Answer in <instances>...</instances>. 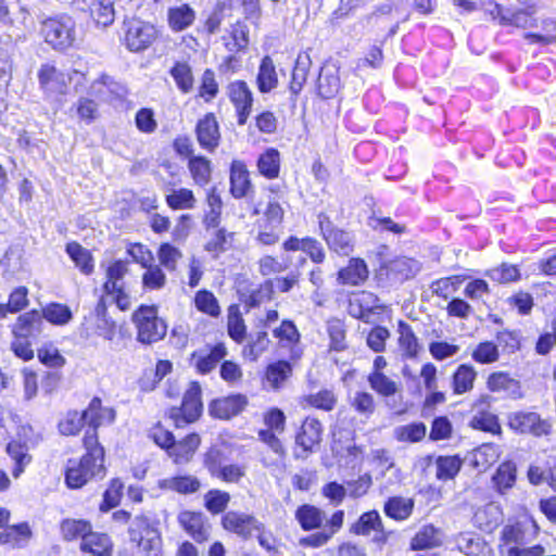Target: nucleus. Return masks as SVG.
Segmentation results:
<instances>
[{
    "instance_id": "nucleus-1",
    "label": "nucleus",
    "mask_w": 556,
    "mask_h": 556,
    "mask_svg": "<svg viewBox=\"0 0 556 556\" xmlns=\"http://www.w3.org/2000/svg\"><path fill=\"white\" fill-rule=\"evenodd\" d=\"M85 455L80 459H68L65 482L71 489H79L92 478H103L104 450L98 442L94 431L84 437Z\"/></svg>"
},
{
    "instance_id": "nucleus-2",
    "label": "nucleus",
    "mask_w": 556,
    "mask_h": 556,
    "mask_svg": "<svg viewBox=\"0 0 556 556\" xmlns=\"http://www.w3.org/2000/svg\"><path fill=\"white\" fill-rule=\"evenodd\" d=\"M43 320L39 311L33 309L18 316L12 327L13 341L11 350L23 361L34 357L33 343L42 332Z\"/></svg>"
},
{
    "instance_id": "nucleus-3",
    "label": "nucleus",
    "mask_w": 556,
    "mask_h": 556,
    "mask_svg": "<svg viewBox=\"0 0 556 556\" xmlns=\"http://www.w3.org/2000/svg\"><path fill=\"white\" fill-rule=\"evenodd\" d=\"M41 33L45 41L58 51L74 48L79 40L77 24L67 14L48 17L42 21Z\"/></svg>"
},
{
    "instance_id": "nucleus-4",
    "label": "nucleus",
    "mask_w": 556,
    "mask_h": 556,
    "mask_svg": "<svg viewBox=\"0 0 556 556\" xmlns=\"http://www.w3.org/2000/svg\"><path fill=\"white\" fill-rule=\"evenodd\" d=\"M137 328V339L144 344L162 340L167 331L165 321L157 316L154 306H140L132 315Z\"/></svg>"
},
{
    "instance_id": "nucleus-5",
    "label": "nucleus",
    "mask_w": 556,
    "mask_h": 556,
    "mask_svg": "<svg viewBox=\"0 0 556 556\" xmlns=\"http://www.w3.org/2000/svg\"><path fill=\"white\" fill-rule=\"evenodd\" d=\"M123 31L124 45L130 52L146 51L157 38L155 26L139 18L125 20Z\"/></svg>"
},
{
    "instance_id": "nucleus-6",
    "label": "nucleus",
    "mask_w": 556,
    "mask_h": 556,
    "mask_svg": "<svg viewBox=\"0 0 556 556\" xmlns=\"http://www.w3.org/2000/svg\"><path fill=\"white\" fill-rule=\"evenodd\" d=\"M201 386L192 381L184 394L180 407H172L169 417L174 420L176 427L194 422L202 413Z\"/></svg>"
},
{
    "instance_id": "nucleus-7",
    "label": "nucleus",
    "mask_w": 556,
    "mask_h": 556,
    "mask_svg": "<svg viewBox=\"0 0 556 556\" xmlns=\"http://www.w3.org/2000/svg\"><path fill=\"white\" fill-rule=\"evenodd\" d=\"M222 527L238 536L248 540L264 532V525L253 515L239 510L227 511L220 520Z\"/></svg>"
},
{
    "instance_id": "nucleus-8",
    "label": "nucleus",
    "mask_w": 556,
    "mask_h": 556,
    "mask_svg": "<svg viewBox=\"0 0 556 556\" xmlns=\"http://www.w3.org/2000/svg\"><path fill=\"white\" fill-rule=\"evenodd\" d=\"M317 218L320 232L329 249L341 255H350L354 248L351 233L334 227L325 213L318 214Z\"/></svg>"
},
{
    "instance_id": "nucleus-9",
    "label": "nucleus",
    "mask_w": 556,
    "mask_h": 556,
    "mask_svg": "<svg viewBox=\"0 0 556 556\" xmlns=\"http://www.w3.org/2000/svg\"><path fill=\"white\" fill-rule=\"evenodd\" d=\"M508 425L517 432L534 437L547 435L552 429L551 422L534 412L511 413L508 417Z\"/></svg>"
},
{
    "instance_id": "nucleus-10",
    "label": "nucleus",
    "mask_w": 556,
    "mask_h": 556,
    "mask_svg": "<svg viewBox=\"0 0 556 556\" xmlns=\"http://www.w3.org/2000/svg\"><path fill=\"white\" fill-rule=\"evenodd\" d=\"M323 425L312 417H306L295 434V444L300 448L294 452L295 458H306L321 441Z\"/></svg>"
},
{
    "instance_id": "nucleus-11",
    "label": "nucleus",
    "mask_w": 556,
    "mask_h": 556,
    "mask_svg": "<svg viewBox=\"0 0 556 556\" xmlns=\"http://www.w3.org/2000/svg\"><path fill=\"white\" fill-rule=\"evenodd\" d=\"M350 532L356 535H369L374 532L372 541L378 544L387 543L390 531L383 527L382 519L377 510H370L361 515L358 520L350 528Z\"/></svg>"
},
{
    "instance_id": "nucleus-12",
    "label": "nucleus",
    "mask_w": 556,
    "mask_h": 556,
    "mask_svg": "<svg viewBox=\"0 0 556 556\" xmlns=\"http://www.w3.org/2000/svg\"><path fill=\"white\" fill-rule=\"evenodd\" d=\"M227 355L223 343L214 346L198 349L190 355V365L201 375H206L216 368L217 364Z\"/></svg>"
},
{
    "instance_id": "nucleus-13",
    "label": "nucleus",
    "mask_w": 556,
    "mask_h": 556,
    "mask_svg": "<svg viewBox=\"0 0 556 556\" xmlns=\"http://www.w3.org/2000/svg\"><path fill=\"white\" fill-rule=\"evenodd\" d=\"M228 97L236 108L238 124L244 125L252 111V91L245 81L236 80L228 86Z\"/></svg>"
},
{
    "instance_id": "nucleus-14",
    "label": "nucleus",
    "mask_w": 556,
    "mask_h": 556,
    "mask_svg": "<svg viewBox=\"0 0 556 556\" xmlns=\"http://www.w3.org/2000/svg\"><path fill=\"white\" fill-rule=\"evenodd\" d=\"M180 527L198 543L208 540L211 526L201 511L184 510L178 515Z\"/></svg>"
},
{
    "instance_id": "nucleus-15",
    "label": "nucleus",
    "mask_w": 556,
    "mask_h": 556,
    "mask_svg": "<svg viewBox=\"0 0 556 556\" xmlns=\"http://www.w3.org/2000/svg\"><path fill=\"white\" fill-rule=\"evenodd\" d=\"M195 134L199 144L208 152H214L219 146L220 132L217 119L213 113L205 114L199 119Z\"/></svg>"
},
{
    "instance_id": "nucleus-16",
    "label": "nucleus",
    "mask_w": 556,
    "mask_h": 556,
    "mask_svg": "<svg viewBox=\"0 0 556 556\" xmlns=\"http://www.w3.org/2000/svg\"><path fill=\"white\" fill-rule=\"evenodd\" d=\"M343 520L344 511H334L330 519L325 523L321 531L302 538L300 540V544L302 546H308L314 548L324 546L342 528Z\"/></svg>"
},
{
    "instance_id": "nucleus-17",
    "label": "nucleus",
    "mask_w": 556,
    "mask_h": 556,
    "mask_svg": "<svg viewBox=\"0 0 556 556\" xmlns=\"http://www.w3.org/2000/svg\"><path fill=\"white\" fill-rule=\"evenodd\" d=\"M85 418H87V422L91 427L85 434L92 433L93 431L97 434L98 427L112 424L115 420V410L111 407H103L101 400L93 397L85 409Z\"/></svg>"
},
{
    "instance_id": "nucleus-18",
    "label": "nucleus",
    "mask_w": 556,
    "mask_h": 556,
    "mask_svg": "<svg viewBox=\"0 0 556 556\" xmlns=\"http://www.w3.org/2000/svg\"><path fill=\"white\" fill-rule=\"evenodd\" d=\"M247 405V400L242 395H231L217 399L210 404V414L219 419H229L238 415Z\"/></svg>"
},
{
    "instance_id": "nucleus-19",
    "label": "nucleus",
    "mask_w": 556,
    "mask_h": 556,
    "mask_svg": "<svg viewBox=\"0 0 556 556\" xmlns=\"http://www.w3.org/2000/svg\"><path fill=\"white\" fill-rule=\"evenodd\" d=\"M38 78L41 87L51 93H64L67 80L70 79L67 75L52 64L41 65Z\"/></svg>"
},
{
    "instance_id": "nucleus-20",
    "label": "nucleus",
    "mask_w": 556,
    "mask_h": 556,
    "mask_svg": "<svg viewBox=\"0 0 556 556\" xmlns=\"http://www.w3.org/2000/svg\"><path fill=\"white\" fill-rule=\"evenodd\" d=\"M397 344L404 358H416L421 351V344L413 328L407 323L400 320L397 324Z\"/></svg>"
},
{
    "instance_id": "nucleus-21",
    "label": "nucleus",
    "mask_w": 556,
    "mask_h": 556,
    "mask_svg": "<svg viewBox=\"0 0 556 556\" xmlns=\"http://www.w3.org/2000/svg\"><path fill=\"white\" fill-rule=\"evenodd\" d=\"M247 166L240 161H233L230 168V191L237 198H243L253 189Z\"/></svg>"
},
{
    "instance_id": "nucleus-22",
    "label": "nucleus",
    "mask_w": 556,
    "mask_h": 556,
    "mask_svg": "<svg viewBox=\"0 0 556 556\" xmlns=\"http://www.w3.org/2000/svg\"><path fill=\"white\" fill-rule=\"evenodd\" d=\"M200 443V435L198 433H190L179 441H174L168 456L172 457L176 464L188 463L193 457Z\"/></svg>"
},
{
    "instance_id": "nucleus-23",
    "label": "nucleus",
    "mask_w": 556,
    "mask_h": 556,
    "mask_svg": "<svg viewBox=\"0 0 556 556\" xmlns=\"http://www.w3.org/2000/svg\"><path fill=\"white\" fill-rule=\"evenodd\" d=\"M31 530L27 522L7 527L0 532V545L9 548L24 547L31 538Z\"/></svg>"
},
{
    "instance_id": "nucleus-24",
    "label": "nucleus",
    "mask_w": 556,
    "mask_h": 556,
    "mask_svg": "<svg viewBox=\"0 0 556 556\" xmlns=\"http://www.w3.org/2000/svg\"><path fill=\"white\" fill-rule=\"evenodd\" d=\"M80 549L93 556H112L113 543L108 534L93 532L91 529L89 534L81 541Z\"/></svg>"
},
{
    "instance_id": "nucleus-25",
    "label": "nucleus",
    "mask_w": 556,
    "mask_h": 556,
    "mask_svg": "<svg viewBox=\"0 0 556 556\" xmlns=\"http://www.w3.org/2000/svg\"><path fill=\"white\" fill-rule=\"evenodd\" d=\"M195 20V11L187 3L170 7L167 11L168 26L174 31H182Z\"/></svg>"
},
{
    "instance_id": "nucleus-26",
    "label": "nucleus",
    "mask_w": 556,
    "mask_h": 556,
    "mask_svg": "<svg viewBox=\"0 0 556 556\" xmlns=\"http://www.w3.org/2000/svg\"><path fill=\"white\" fill-rule=\"evenodd\" d=\"M443 543V533L432 525H426L419 529L410 541L414 551L438 547Z\"/></svg>"
},
{
    "instance_id": "nucleus-27",
    "label": "nucleus",
    "mask_w": 556,
    "mask_h": 556,
    "mask_svg": "<svg viewBox=\"0 0 556 556\" xmlns=\"http://www.w3.org/2000/svg\"><path fill=\"white\" fill-rule=\"evenodd\" d=\"M528 479L533 485L546 483L556 492V457L549 458L544 467L531 465L528 469Z\"/></svg>"
},
{
    "instance_id": "nucleus-28",
    "label": "nucleus",
    "mask_w": 556,
    "mask_h": 556,
    "mask_svg": "<svg viewBox=\"0 0 556 556\" xmlns=\"http://www.w3.org/2000/svg\"><path fill=\"white\" fill-rule=\"evenodd\" d=\"M367 277V265L361 258H352L349 265L338 273V281L342 285L357 286Z\"/></svg>"
},
{
    "instance_id": "nucleus-29",
    "label": "nucleus",
    "mask_w": 556,
    "mask_h": 556,
    "mask_svg": "<svg viewBox=\"0 0 556 556\" xmlns=\"http://www.w3.org/2000/svg\"><path fill=\"white\" fill-rule=\"evenodd\" d=\"M415 507L413 498L403 496L390 497L383 506L384 514L396 521H404L409 518Z\"/></svg>"
},
{
    "instance_id": "nucleus-30",
    "label": "nucleus",
    "mask_w": 556,
    "mask_h": 556,
    "mask_svg": "<svg viewBox=\"0 0 556 556\" xmlns=\"http://www.w3.org/2000/svg\"><path fill=\"white\" fill-rule=\"evenodd\" d=\"M477 370L472 365L462 364L452 376V388L456 395L467 393L473 389Z\"/></svg>"
},
{
    "instance_id": "nucleus-31",
    "label": "nucleus",
    "mask_w": 556,
    "mask_h": 556,
    "mask_svg": "<svg viewBox=\"0 0 556 556\" xmlns=\"http://www.w3.org/2000/svg\"><path fill=\"white\" fill-rule=\"evenodd\" d=\"M295 519L303 530L311 531L321 528L325 513L314 505L304 504L298 507Z\"/></svg>"
},
{
    "instance_id": "nucleus-32",
    "label": "nucleus",
    "mask_w": 556,
    "mask_h": 556,
    "mask_svg": "<svg viewBox=\"0 0 556 556\" xmlns=\"http://www.w3.org/2000/svg\"><path fill=\"white\" fill-rule=\"evenodd\" d=\"M340 89V78L338 71L333 67H321L318 79L317 90L318 94L324 99L333 98Z\"/></svg>"
},
{
    "instance_id": "nucleus-33",
    "label": "nucleus",
    "mask_w": 556,
    "mask_h": 556,
    "mask_svg": "<svg viewBox=\"0 0 556 556\" xmlns=\"http://www.w3.org/2000/svg\"><path fill=\"white\" fill-rule=\"evenodd\" d=\"M311 65L312 60L309 54L307 52L299 53L295 60L294 68L292 72V78L290 81V91L292 92V94L298 96L301 92L307 79V74L309 72Z\"/></svg>"
},
{
    "instance_id": "nucleus-34",
    "label": "nucleus",
    "mask_w": 556,
    "mask_h": 556,
    "mask_svg": "<svg viewBox=\"0 0 556 556\" xmlns=\"http://www.w3.org/2000/svg\"><path fill=\"white\" fill-rule=\"evenodd\" d=\"M535 27L539 28L536 31L525 35L530 43L547 46L556 42V18L542 20Z\"/></svg>"
},
{
    "instance_id": "nucleus-35",
    "label": "nucleus",
    "mask_w": 556,
    "mask_h": 556,
    "mask_svg": "<svg viewBox=\"0 0 556 556\" xmlns=\"http://www.w3.org/2000/svg\"><path fill=\"white\" fill-rule=\"evenodd\" d=\"M89 12L98 26L108 27L115 20L112 0H91Z\"/></svg>"
},
{
    "instance_id": "nucleus-36",
    "label": "nucleus",
    "mask_w": 556,
    "mask_h": 556,
    "mask_svg": "<svg viewBox=\"0 0 556 556\" xmlns=\"http://www.w3.org/2000/svg\"><path fill=\"white\" fill-rule=\"evenodd\" d=\"M486 386L492 392L507 391L514 396L521 395L519 381L503 371L491 374Z\"/></svg>"
},
{
    "instance_id": "nucleus-37",
    "label": "nucleus",
    "mask_w": 556,
    "mask_h": 556,
    "mask_svg": "<svg viewBox=\"0 0 556 556\" xmlns=\"http://www.w3.org/2000/svg\"><path fill=\"white\" fill-rule=\"evenodd\" d=\"M257 168L261 175L268 179L279 176L280 172V153L274 148H268L258 156Z\"/></svg>"
},
{
    "instance_id": "nucleus-38",
    "label": "nucleus",
    "mask_w": 556,
    "mask_h": 556,
    "mask_svg": "<svg viewBox=\"0 0 556 556\" xmlns=\"http://www.w3.org/2000/svg\"><path fill=\"white\" fill-rule=\"evenodd\" d=\"M278 78L275 70L273 60L269 56H265L260 65L257 74V87L263 93L269 92L276 88Z\"/></svg>"
},
{
    "instance_id": "nucleus-39",
    "label": "nucleus",
    "mask_w": 556,
    "mask_h": 556,
    "mask_svg": "<svg viewBox=\"0 0 556 556\" xmlns=\"http://www.w3.org/2000/svg\"><path fill=\"white\" fill-rule=\"evenodd\" d=\"M230 500L231 496L228 492L219 489H212L204 494L203 505L212 515H218L226 510Z\"/></svg>"
},
{
    "instance_id": "nucleus-40",
    "label": "nucleus",
    "mask_w": 556,
    "mask_h": 556,
    "mask_svg": "<svg viewBox=\"0 0 556 556\" xmlns=\"http://www.w3.org/2000/svg\"><path fill=\"white\" fill-rule=\"evenodd\" d=\"M229 456L226 448L222 446H211L204 454L203 465L211 477H215L225 465L228 464Z\"/></svg>"
},
{
    "instance_id": "nucleus-41",
    "label": "nucleus",
    "mask_w": 556,
    "mask_h": 556,
    "mask_svg": "<svg viewBox=\"0 0 556 556\" xmlns=\"http://www.w3.org/2000/svg\"><path fill=\"white\" fill-rule=\"evenodd\" d=\"M162 485L180 494H192L199 491L201 482L194 476H177L165 479Z\"/></svg>"
},
{
    "instance_id": "nucleus-42",
    "label": "nucleus",
    "mask_w": 556,
    "mask_h": 556,
    "mask_svg": "<svg viewBox=\"0 0 556 556\" xmlns=\"http://www.w3.org/2000/svg\"><path fill=\"white\" fill-rule=\"evenodd\" d=\"M338 400L331 390H321L314 394H308L302 399L303 407H314L325 412H330L334 408Z\"/></svg>"
},
{
    "instance_id": "nucleus-43",
    "label": "nucleus",
    "mask_w": 556,
    "mask_h": 556,
    "mask_svg": "<svg viewBox=\"0 0 556 556\" xmlns=\"http://www.w3.org/2000/svg\"><path fill=\"white\" fill-rule=\"evenodd\" d=\"M501 515L498 506L489 504L475 514V520L481 530L491 532L501 522Z\"/></svg>"
},
{
    "instance_id": "nucleus-44",
    "label": "nucleus",
    "mask_w": 556,
    "mask_h": 556,
    "mask_svg": "<svg viewBox=\"0 0 556 556\" xmlns=\"http://www.w3.org/2000/svg\"><path fill=\"white\" fill-rule=\"evenodd\" d=\"M292 367L287 361H278L267 366L266 380L273 389H279L289 379Z\"/></svg>"
},
{
    "instance_id": "nucleus-45",
    "label": "nucleus",
    "mask_w": 556,
    "mask_h": 556,
    "mask_svg": "<svg viewBox=\"0 0 556 556\" xmlns=\"http://www.w3.org/2000/svg\"><path fill=\"white\" fill-rule=\"evenodd\" d=\"M463 460L454 456H439L435 459V476L439 480L446 481L453 479L460 470Z\"/></svg>"
},
{
    "instance_id": "nucleus-46",
    "label": "nucleus",
    "mask_w": 556,
    "mask_h": 556,
    "mask_svg": "<svg viewBox=\"0 0 556 556\" xmlns=\"http://www.w3.org/2000/svg\"><path fill=\"white\" fill-rule=\"evenodd\" d=\"M534 11L531 9L511 11L505 10L502 14L503 25H514L516 27L529 28L538 26L536 20L533 17Z\"/></svg>"
},
{
    "instance_id": "nucleus-47",
    "label": "nucleus",
    "mask_w": 556,
    "mask_h": 556,
    "mask_svg": "<svg viewBox=\"0 0 556 556\" xmlns=\"http://www.w3.org/2000/svg\"><path fill=\"white\" fill-rule=\"evenodd\" d=\"M66 252L81 273L89 275L93 270L92 257L90 252L77 242H71L66 245Z\"/></svg>"
},
{
    "instance_id": "nucleus-48",
    "label": "nucleus",
    "mask_w": 556,
    "mask_h": 556,
    "mask_svg": "<svg viewBox=\"0 0 556 556\" xmlns=\"http://www.w3.org/2000/svg\"><path fill=\"white\" fill-rule=\"evenodd\" d=\"M92 529L90 522L86 520L65 519L61 523L62 536L65 541H73L78 538L84 541Z\"/></svg>"
},
{
    "instance_id": "nucleus-49",
    "label": "nucleus",
    "mask_w": 556,
    "mask_h": 556,
    "mask_svg": "<svg viewBox=\"0 0 556 556\" xmlns=\"http://www.w3.org/2000/svg\"><path fill=\"white\" fill-rule=\"evenodd\" d=\"M367 380L370 388L381 396H392L399 391V384L383 372L371 371Z\"/></svg>"
},
{
    "instance_id": "nucleus-50",
    "label": "nucleus",
    "mask_w": 556,
    "mask_h": 556,
    "mask_svg": "<svg viewBox=\"0 0 556 556\" xmlns=\"http://www.w3.org/2000/svg\"><path fill=\"white\" fill-rule=\"evenodd\" d=\"M427 432V428L422 422H414L409 425L399 426L393 430V437L399 442H419Z\"/></svg>"
},
{
    "instance_id": "nucleus-51",
    "label": "nucleus",
    "mask_w": 556,
    "mask_h": 556,
    "mask_svg": "<svg viewBox=\"0 0 556 556\" xmlns=\"http://www.w3.org/2000/svg\"><path fill=\"white\" fill-rule=\"evenodd\" d=\"M502 549L510 546L522 547L527 543L525 526L520 522L504 526L501 532Z\"/></svg>"
},
{
    "instance_id": "nucleus-52",
    "label": "nucleus",
    "mask_w": 556,
    "mask_h": 556,
    "mask_svg": "<svg viewBox=\"0 0 556 556\" xmlns=\"http://www.w3.org/2000/svg\"><path fill=\"white\" fill-rule=\"evenodd\" d=\"M517 468L513 462L501 464L493 476V482L498 491L503 492L510 489L516 481Z\"/></svg>"
},
{
    "instance_id": "nucleus-53",
    "label": "nucleus",
    "mask_w": 556,
    "mask_h": 556,
    "mask_svg": "<svg viewBox=\"0 0 556 556\" xmlns=\"http://www.w3.org/2000/svg\"><path fill=\"white\" fill-rule=\"evenodd\" d=\"M166 203L173 210H190L195 205V198L191 190L180 188L166 194Z\"/></svg>"
},
{
    "instance_id": "nucleus-54",
    "label": "nucleus",
    "mask_w": 556,
    "mask_h": 556,
    "mask_svg": "<svg viewBox=\"0 0 556 556\" xmlns=\"http://www.w3.org/2000/svg\"><path fill=\"white\" fill-rule=\"evenodd\" d=\"M40 314L42 319L59 326L66 325L73 317L70 307L60 303H50Z\"/></svg>"
},
{
    "instance_id": "nucleus-55",
    "label": "nucleus",
    "mask_w": 556,
    "mask_h": 556,
    "mask_svg": "<svg viewBox=\"0 0 556 556\" xmlns=\"http://www.w3.org/2000/svg\"><path fill=\"white\" fill-rule=\"evenodd\" d=\"M7 452L15 463L12 475L14 478H18L23 473L24 468L30 463L31 456L27 453V448L24 445L16 442L9 443Z\"/></svg>"
},
{
    "instance_id": "nucleus-56",
    "label": "nucleus",
    "mask_w": 556,
    "mask_h": 556,
    "mask_svg": "<svg viewBox=\"0 0 556 556\" xmlns=\"http://www.w3.org/2000/svg\"><path fill=\"white\" fill-rule=\"evenodd\" d=\"M170 75L181 92L189 93L193 89V75L187 63H176L170 70Z\"/></svg>"
},
{
    "instance_id": "nucleus-57",
    "label": "nucleus",
    "mask_w": 556,
    "mask_h": 556,
    "mask_svg": "<svg viewBox=\"0 0 556 556\" xmlns=\"http://www.w3.org/2000/svg\"><path fill=\"white\" fill-rule=\"evenodd\" d=\"M458 549L467 556H482L486 548L484 542L471 533H462L456 539Z\"/></svg>"
},
{
    "instance_id": "nucleus-58",
    "label": "nucleus",
    "mask_w": 556,
    "mask_h": 556,
    "mask_svg": "<svg viewBox=\"0 0 556 556\" xmlns=\"http://www.w3.org/2000/svg\"><path fill=\"white\" fill-rule=\"evenodd\" d=\"M189 169L194 181L204 186L211 178V162L204 156H193L189 160Z\"/></svg>"
},
{
    "instance_id": "nucleus-59",
    "label": "nucleus",
    "mask_w": 556,
    "mask_h": 556,
    "mask_svg": "<svg viewBox=\"0 0 556 556\" xmlns=\"http://www.w3.org/2000/svg\"><path fill=\"white\" fill-rule=\"evenodd\" d=\"M194 304L198 311L212 317H217L220 314V307L217 299L207 290H200L197 292L194 296Z\"/></svg>"
},
{
    "instance_id": "nucleus-60",
    "label": "nucleus",
    "mask_w": 556,
    "mask_h": 556,
    "mask_svg": "<svg viewBox=\"0 0 556 556\" xmlns=\"http://www.w3.org/2000/svg\"><path fill=\"white\" fill-rule=\"evenodd\" d=\"M471 357L480 364L495 363L500 357L497 345L491 341L479 343L472 351Z\"/></svg>"
},
{
    "instance_id": "nucleus-61",
    "label": "nucleus",
    "mask_w": 556,
    "mask_h": 556,
    "mask_svg": "<svg viewBox=\"0 0 556 556\" xmlns=\"http://www.w3.org/2000/svg\"><path fill=\"white\" fill-rule=\"evenodd\" d=\"M142 275V285L149 290L162 289L166 283V276L159 265L149 264Z\"/></svg>"
},
{
    "instance_id": "nucleus-62",
    "label": "nucleus",
    "mask_w": 556,
    "mask_h": 556,
    "mask_svg": "<svg viewBox=\"0 0 556 556\" xmlns=\"http://www.w3.org/2000/svg\"><path fill=\"white\" fill-rule=\"evenodd\" d=\"M470 426L473 429L490 433H498L501 431L497 416L489 412H480L475 415L470 421Z\"/></svg>"
},
{
    "instance_id": "nucleus-63",
    "label": "nucleus",
    "mask_w": 556,
    "mask_h": 556,
    "mask_svg": "<svg viewBox=\"0 0 556 556\" xmlns=\"http://www.w3.org/2000/svg\"><path fill=\"white\" fill-rule=\"evenodd\" d=\"M417 261L407 257H400L390 263L389 270L399 275L401 279H408L419 271Z\"/></svg>"
},
{
    "instance_id": "nucleus-64",
    "label": "nucleus",
    "mask_w": 556,
    "mask_h": 556,
    "mask_svg": "<svg viewBox=\"0 0 556 556\" xmlns=\"http://www.w3.org/2000/svg\"><path fill=\"white\" fill-rule=\"evenodd\" d=\"M352 407L362 416L370 417L376 408L375 399L369 392L357 391L351 400Z\"/></svg>"
}]
</instances>
